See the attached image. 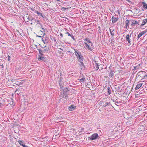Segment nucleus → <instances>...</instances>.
Masks as SVG:
<instances>
[{"label":"nucleus","mask_w":147,"mask_h":147,"mask_svg":"<svg viewBox=\"0 0 147 147\" xmlns=\"http://www.w3.org/2000/svg\"><path fill=\"white\" fill-rule=\"evenodd\" d=\"M131 34L129 35L127 34L126 35L125 37L126 40L127 41L129 45H131V42L133 40H134V37L131 36Z\"/></svg>","instance_id":"1"},{"label":"nucleus","mask_w":147,"mask_h":147,"mask_svg":"<svg viewBox=\"0 0 147 147\" xmlns=\"http://www.w3.org/2000/svg\"><path fill=\"white\" fill-rule=\"evenodd\" d=\"M84 43L86 45V48L90 51H92L94 49L93 44L92 42L88 44L87 42H84Z\"/></svg>","instance_id":"2"},{"label":"nucleus","mask_w":147,"mask_h":147,"mask_svg":"<svg viewBox=\"0 0 147 147\" xmlns=\"http://www.w3.org/2000/svg\"><path fill=\"white\" fill-rule=\"evenodd\" d=\"M100 137L99 136L98 134L96 133L93 134L89 138V139H90L91 141L99 139Z\"/></svg>","instance_id":"3"},{"label":"nucleus","mask_w":147,"mask_h":147,"mask_svg":"<svg viewBox=\"0 0 147 147\" xmlns=\"http://www.w3.org/2000/svg\"><path fill=\"white\" fill-rule=\"evenodd\" d=\"M49 49V48H46V49H45L43 50H41L40 49H38V50L39 52V54L41 56H43L44 55L43 53H45V52H47Z\"/></svg>","instance_id":"4"},{"label":"nucleus","mask_w":147,"mask_h":147,"mask_svg":"<svg viewBox=\"0 0 147 147\" xmlns=\"http://www.w3.org/2000/svg\"><path fill=\"white\" fill-rule=\"evenodd\" d=\"M146 72L145 71H141L138 73L137 76H140L141 78L143 77H145V75H146Z\"/></svg>","instance_id":"5"},{"label":"nucleus","mask_w":147,"mask_h":147,"mask_svg":"<svg viewBox=\"0 0 147 147\" xmlns=\"http://www.w3.org/2000/svg\"><path fill=\"white\" fill-rule=\"evenodd\" d=\"M130 22L131 25L132 26H134L138 24V22L134 20H130Z\"/></svg>","instance_id":"6"},{"label":"nucleus","mask_w":147,"mask_h":147,"mask_svg":"<svg viewBox=\"0 0 147 147\" xmlns=\"http://www.w3.org/2000/svg\"><path fill=\"white\" fill-rule=\"evenodd\" d=\"M41 56L39 54V57L38 58V59L39 61H46V58L45 57L42 56Z\"/></svg>","instance_id":"7"},{"label":"nucleus","mask_w":147,"mask_h":147,"mask_svg":"<svg viewBox=\"0 0 147 147\" xmlns=\"http://www.w3.org/2000/svg\"><path fill=\"white\" fill-rule=\"evenodd\" d=\"M76 108V106H74V105H71L69 106L68 108V110L69 111H72L74 110Z\"/></svg>","instance_id":"8"},{"label":"nucleus","mask_w":147,"mask_h":147,"mask_svg":"<svg viewBox=\"0 0 147 147\" xmlns=\"http://www.w3.org/2000/svg\"><path fill=\"white\" fill-rule=\"evenodd\" d=\"M113 23H116L118 20V17L116 18L113 16L111 19Z\"/></svg>","instance_id":"9"},{"label":"nucleus","mask_w":147,"mask_h":147,"mask_svg":"<svg viewBox=\"0 0 147 147\" xmlns=\"http://www.w3.org/2000/svg\"><path fill=\"white\" fill-rule=\"evenodd\" d=\"M64 84V83L63 81H59V85L61 89H63V86Z\"/></svg>","instance_id":"10"},{"label":"nucleus","mask_w":147,"mask_h":147,"mask_svg":"<svg viewBox=\"0 0 147 147\" xmlns=\"http://www.w3.org/2000/svg\"><path fill=\"white\" fill-rule=\"evenodd\" d=\"M23 80H21L20 81H15V84L18 86H20V85H21L23 84Z\"/></svg>","instance_id":"11"},{"label":"nucleus","mask_w":147,"mask_h":147,"mask_svg":"<svg viewBox=\"0 0 147 147\" xmlns=\"http://www.w3.org/2000/svg\"><path fill=\"white\" fill-rule=\"evenodd\" d=\"M35 27L37 29H39L42 28V26L41 23L38 24V23L37 24H36V25Z\"/></svg>","instance_id":"12"},{"label":"nucleus","mask_w":147,"mask_h":147,"mask_svg":"<svg viewBox=\"0 0 147 147\" xmlns=\"http://www.w3.org/2000/svg\"><path fill=\"white\" fill-rule=\"evenodd\" d=\"M26 17L28 20V21H27V22H28V21H31L32 22L33 19V17L30 15L26 16Z\"/></svg>","instance_id":"13"},{"label":"nucleus","mask_w":147,"mask_h":147,"mask_svg":"<svg viewBox=\"0 0 147 147\" xmlns=\"http://www.w3.org/2000/svg\"><path fill=\"white\" fill-rule=\"evenodd\" d=\"M75 55L77 58L82 55L81 52L77 51H75Z\"/></svg>","instance_id":"14"},{"label":"nucleus","mask_w":147,"mask_h":147,"mask_svg":"<svg viewBox=\"0 0 147 147\" xmlns=\"http://www.w3.org/2000/svg\"><path fill=\"white\" fill-rule=\"evenodd\" d=\"M79 80L82 82H84L85 81V77L83 76V75L81 76H80L79 77Z\"/></svg>","instance_id":"15"},{"label":"nucleus","mask_w":147,"mask_h":147,"mask_svg":"<svg viewBox=\"0 0 147 147\" xmlns=\"http://www.w3.org/2000/svg\"><path fill=\"white\" fill-rule=\"evenodd\" d=\"M145 33V32L142 31L138 35V36L137 37V40H138V39L143 35H144Z\"/></svg>","instance_id":"16"},{"label":"nucleus","mask_w":147,"mask_h":147,"mask_svg":"<svg viewBox=\"0 0 147 147\" xmlns=\"http://www.w3.org/2000/svg\"><path fill=\"white\" fill-rule=\"evenodd\" d=\"M140 64H139L138 65H137L136 66L134 67L133 68V70H135L136 69H140Z\"/></svg>","instance_id":"17"},{"label":"nucleus","mask_w":147,"mask_h":147,"mask_svg":"<svg viewBox=\"0 0 147 147\" xmlns=\"http://www.w3.org/2000/svg\"><path fill=\"white\" fill-rule=\"evenodd\" d=\"M142 84L143 83H139L137 84L135 88V89L136 90L140 88L142 85Z\"/></svg>","instance_id":"18"},{"label":"nucleus","mask_w":147,"mask_h":147,"mask_svg":"<svg viewBox=\"0 0 147 147\" xmlns=\"http://www.w3.org/2000/svg\"><path fill=\"white\" fill-rule=\"evenodd\" d=\"M35 12L37 14H38V16L40 17H40H41L42 18H44V17L42 14V13H41L39 12L38 11H35Z\"/></svg>","instance_id":"19"},{"label":"nucleus","mask_w":147,"mask_h":147,"mask_svg":"<svg viewBox=\"0 0 147 147\" xmlns=\"http://www.w3.org/2000/svg\"><path fill=\"white\" fill-rule=\"evenodd\" d=\"M130 20H127L125 21V27L126 28H127V27H129V23L130 22Z\"/></svg>","instance_id":"20"},{"label":"nucleus","mask_w":147,"mask_h":147,"mask_svg":"<svg viewBox=\"0 0 147 147\" xmlns=\"http://www.w3.org/2000/svg\"><path fill=\"white\" fill-rule=\"evenodd\" d=\"M63 98L66 100L68 98V94L67 93H63Z\"/></svg>","instance_id":"21"},{"label":"nucleus","mask_w":147,"mask_h":147,"mask_svg":"<svg viewBox=\"0 0 147 147\" xmlns=\"http://www.w3.org/2000/svg\"><path fill=\"white\" fill-rule=\"evenodd\" d=\"M142 4L143 5V7L147 9V4L144 2H142Z\"/></svg>","instance_id":"22"},{"label":"nucleus","mask_w":147,"mask_h":147,"mask_svg":"<svg viewBox=\"0 0 147 147\" xmlns=\"http://www.w3.org/2000/svg\"><path fill=\"white\" fill-rule=\"evenodd\" d=\"M80 65L81 67V68L82 69L84 70L85 69V67L83 63H80Z\"/></svg>","instance_id":"23"},{"label":"nucleus","mask_w":147,"mask_h":147,"mask_svg":"<svg viewBox=\"0 0 147 147\" xmlns=\"http://www.w3.org/2000/svg\"><path fill=\"white\" fill-rule=\"evenodd\" d=\"M84 41H85V42H87L88 44H90V43L92 42L90 41L89 38H85L84 39Z\"/></svg>","instance_id":"24"},{"label":"nucleus","mask_w":147,"mask_h":147,"mask_svg":"<svg viewBox=\"0 0 147 147\" xmlns=\"http://www.w3.org/2000/svg\"><path fill=\"white\" fill-rule=\"evenodd\" d=\"M69 90L67 88H65L63 89V93H67Z\"/></svg>","instance_id":"25"},{"label":"nucleus","mask_w":147,"mask_h":147,"mask_svg":"<svg viewBox=\"0 0 147 147\" xmlns=\"http://www.w3.org/2000/svg\"><path fill=\"white\" fill-rule=\"evenodd\" d=\"M147 22V19H144L143 21L142 22L141 24L142 26H143L145 25Z\"/></svg>","instance_id":"26"},{"label":"nucleus","mask_w":147,"mask_h":147,"mask_svg":"<svg viewBox=\"0 0 147 147\" xmlns=\"http://www.w3.org/2000/svg\"><path fill=\"white\" fill-rule=\"evenodd\" d=\"M114 76V73L112 71H111L110 73L109 74V78L110 77L111 78L113 76Z\"/></svg>","instance_id":"27"},{"label":"nucleus","mask_w":147,"mask_h":147,"mask_svg":"<svg viewBox=\"0 0 147 147\" xmlns=\"http://www.w3.org/2000/svg\"><path fill=\"white\" fill-rule=\"evenodd\" d=\"M111 93V88L108 87H107V94L108 95H110Z\"/></svg>","instance_id":"28"},{"label":"nucleus","mask_w":147,"mask_h":147,"mask_svg":"<svg viewBox=\"0 0 147 147\" xmlns=\"http://www.w3.org/2000/svg\"><path fill=\"white\" fill-rule=\"evenodd\" d=\"M109 104H110V103L108 102H104L103 104V105H102V107H105L109 105Z\"/></svg>","instance_id":"29"},{"label":"nucleus","mask_w":147,"mask_h":147,"mask_svg":"<svg viewBox=\"0 0 147 147\" xmlns=\"http://www.w3.org/2000/svg\"><path fill=\"white\" fill-rule=\"evenodd\" d=\"M19 143L20 144L21 146H22L23 147H24V146H26L25 144H22V141L21 140H19L18 141Z\"/></svg>","instance_id":"30"},{"label":"nucleus","mask_w":147,"mask_h":147,"mask_svg":"<svg viewBox=\"0 0 147 147\" xmlns=\"http://www.w3.org/2000/svg\"><path fill=\"white\" fill-rule=\"evenodd\" d=\"M77 59H78L79 60H80V59H84V58L83 56L82 55L81 56H80L79 57H78L77 58Z\"/></svg>","instance_id":"31"},{"label":"nucleus","mask_w":147,"mask_h":147,"mask_svg":"<svg viewBox=\"0 0 147 147\" xmlns=\"http://www.w3.org/2000/svg\"><path fill=\"white\" fill-rule=\"evenodd\" d=\"M129 3L130 5H132L134 4V3L131 1L129 0H126Z\"/></svg>","instance_id":"32"},{"label":"nucleus","mask_w":147,"mask_h":147,"mask_svg":"<svg viewBox=\"0 0 147 147\" xmlns=\"http://www.w3.org/2000/svg\"><path fill=\"white\" fill-rule=\"evenodd\" d=\"M114 30V29H113L112 31V32H111V34L112 36H114V33L113 32V31Z\"/></svg>","instance_id":"33"},{"label":"nucleus","mask_w":147,"mask_h":147,"mask_svg":"<svg viewBox=\"0 0 147 147\" xmlns=\"http://www.w3.org/2000/svg\"><path fill=\"white\" fill-rule=\"evenodd\" d=\"M63 94H61L60 95L59 98H60V99H61L63 98Z\"/></svg>","instance_id":"34"},{"label":"nucleus","mask_w":147,"mask_h":147,"mask_svg":"<svg viewBox=\"0 0 147 147\" xmlns=\"http://www.w3.org/2000/svg\"><path fill=\"white\" fill-rule=\"evenodd\" d=\"M41 28L42 29L41 30H40V31L43 33L44 32H45V30L44 28L42 27V28Z\"/></svg>","instance_id":"35"},{"label":"nucleus","mask_w":147,"mask_h":147,"mask_svg":"<svg viewBox=\"0 0 147 147\" xmlns=\"http://www.w3.org/2000/svg\"><path fill=\"white\" fill-rule=\"evenodd\" d=\"M7 56L8 60L9 61H10L11 58L8 55H7Z\"/></svg>","instance_id":"36"},{"label":"nucleus","mask_w":147,"mask_h":147,"mask_svg":"<svg viewBox=\"0 0 147 147\" xmlns=\"http://www.w3.org/2000/svg\"><path fill=\"white\" fill-rule=\"evenodd\" d=\"M83 59H80V60H79L78 61L79 62H80V63H83Z\"/></svg>","instance_id":"37"},{"label":"nucleus","mask_w":147,"mask_h":147,"mask_svg":"<svg viewBox=\"0 0 147 147\" xmlns=\"http://www.w3.org/2000/svg\"><path fill=\"white\" fill-rule=\"evenodd\" d=\"M99 69V66H96L95 69V71H96L98 70Z\"/></svg>","instance_id":"38"},{"label":"nucleus","mask_w":147,"mask_h":147,"mask_svg":"<svg viewBox=\"0 0 147 147\" xmlns=\"http://www.w3.org/2000/svg\"><path fill=\"white\" fill-rule=\"evenodd\" d=\"M70 36L74 40H75V39L73 36L71 35Z\"/></svg>","instance_id":"39"},{"label":"nucleus","mask_w":147,"mask_h":147,"mask_svg":"<svg viewBox=\"0 0 147 147\" xmlns=\"http://www.w3.org/2000/svg\"><path fill=\"white\" fill-rule=\"evenodd\" d=\"M94 62H95V64L96 66H99V65L98 64L96 63V62L95 61Z\"/></svg>","instance_id":"40"},{"label":"nucleus","mask_w":147,"mask_h":147,"mask_svg":"<svg viewBox=\"0 0 147 147\" xmlns=\"http://www.w3.org/2000/svg\"><path fill=\"white\" fill-rule=\"evenodd\" d=\"M66 34H67L68 36H71V35L68 32H67L66 33Z\"/></svg>","instance_id":"41"},{"label":"nucleus","mask_w":147,"mask_h":147,"mask_svg":"<svg viewBox=\"0 0 147 147\" xmlns=\"http://www.w3.org/2000/svg\"><path fill=\"white\" fill-rule=\"evenodd\" d=\"M42 40L43 42V43H44V44H45L46 43V42H45V41H46V39L44 40V39H43V38H42Z\"/></svg>","instance_id":"42"},{"label":"nucleus","mask_w":147,"mask_h":147,"mask_svg":"<svg viewBox=\"0 0 147 147\" xmlns=\"http://www.w3.org/2000/svg\"><path fill=\"white\" fill-rule=\"evenodd\" d=\"M63 79V77H60L59 78V81H62Z\"/></svg>","instance_id":"43"},{"label":"nucleus","mask_w":147,"mask_h":147,"mask_svg":"<svg viewBox=\"0 0 147 147\" xmlns=\"http://www.w3.org/2000/svg\"><path fill=\"white\" fill-rule=\"evenodd\" d=\"M36 23L37 24V23H38V24L39 23H41L40 22V21L39 20H37V21H36Z\"/></svg>","instance_id":"44"},{"label":"nucleus","mask_w":147,"mask_h":147,"mask_svg":"<svg viewBox=\"0 0 147 147\" xmlns=\"http://www.w3.org/2000/svg\"><path fill=\"white\" fill-rule=\"evenodd\" d=\"M60 77H63V75L62 74L60 73Z\"/></svg>","instance_id":"45"},{"label":"nucleus","mask_w":147,"mask_h":147,"mask_svg":"<svg viewBox=\"0 0 147 147\" xmlns=\"http://www.w3.org/2000/svg\"><path fill=\"white\" fill-rule=\"evenodd\" d=\"M117 12L118 13V14H119V15H120V11L119 10H117Z\"/></svg>","instance_id":"46"},{"label":"nucleus","mask_w":147,"mask_h":147,"mask_svg":"<svg viewBox=\"0 0 147 147\" xmlns=\"http://www.w3.org/2000/svg\"><path fill=\"white\" fill-rule=\"evenodd\" d=\"M60 36H61V37H63V34L62 33H60Z\"/></svg>","instance_id":"47"},{"label":"nucleus","mask_w":147,"mask_h":147,"mask_svg":"<svg viewBox=\"0 0 147 147\" xmlns=\"http://www.w3.org/2000/svg\"><path fill=\"white\" fill-rule=\"evenodd\" d=\"M33 20L35 22H36V21H37V20H36V19H34V18H33Z\"/></svg>","instance_id":"48"},{"label":"nucleus","mask_w":147,"mask_h":147,"mask_svg":"<svg viewBox=\"0 0 147 147\" xmlns=\"http://www.w3.org/2000/svg\"><path fill=\"white\" fill-rule=\"evenodd\" d=\"M98 28L99 29V30H100V31L101 30V28L100 27V26H99L98 27Z\"/></svg>","instance_id":"49"},{"label":"nucleus","mask_w":147,"mask_h":147,"mask_svg":"<svg viewBox=\"0 0 147 147\" xmlns=\"http://www.w3.org/2000/svg\"><path fill=\"white\" fill-rule=\"evenodd\" d=\"M143 32H145V33L147 32V29H146V30H145V31H143Z\"/></svg>","instance_id":"50"},{"label":"nucleus","mask_w":147,"mask_h":147,"mask_svg":"<svg viewBox=\"0 0 147 147\" xmlns=\"http://www.w3.org/2000/svg\"><path fill=\"white\" fill-rule=\"evenodd\" d=\"M115 102L117 104L119 103V102H117V101L116 100L115 101Z\"/></svg>","instance_id":"51"},{"label":"nucleus","mask_w":147,"mask_h":147,"mask_svg":"<svg viewBox=\"0 0 147 147\" xmlns=\"http://www.w3.org/2000/svg\"><path fill=\"white\" fill-rule=\"evenodd\" d=\"M98 32L99 33H101V30L100 31V30H98Z\"/></svg>","instance_id":"52"},{"label":"nucleus","mask_w":147,"mask_h":147,"mask_svg":"<svg viewBox=\"0 0 147 147\" xmlns=\"http://www.w3.org/2000/svg\"><path fill=\"white\" fill-rule=\"evenodd\" d=\"M37 37H40V38L41 37V36H38V35H37Z\"/></svg>","instance_id":"53"},{"label":"nucleus","mask_w":147,"mask_h":147,"mask_svg":"<svg viewBox=\"0 0 147 147\" xmlns=\"http://www.w3.org/2000/svg\"><path fill=\"white\" fill-rule=\"evenodd\" d=\"M109 31L110 32V33H111V32H112V31L110 29V28H109Z\"/></svg>","instance_id":"54"},{"label":"nucleus","mask_w":147,"mask_h":147,"mask_svg":"<svg viewBox=\"0 0 147 147\" xmlns=\"http://www.w3.org/2000/svg\"><path fill=\"white\" fill-rule=\"evenodd\" d=\"M56 0L58 1H60L59 0Z\"/></svg>","instance_id":"55"},{"label":"nucleus","mask_w":147,"mask_h":147,"mask_svg":"<svg viewBox=\"0 0 147 147\" xmlns=\"http://www.w3.org/2000/svg\"><path fill=\"white\" fill-rule=\"evenodd\" d=\"M46 47V46H44V47H43V48H45Z\"/></svg>","instance_id":"56"},{"label":"nucleus","mask_w":147,"mask_h":147,"mask_svg":"<svg viewBox=\"0 0 147 147\" xmlns=\"http://www.w3.org/2000/svg\"><path fill=\"white\" fill-rule=\"evenodd\" d=\"M32 24V23H31V24Z\"/></svg>","instance_id":"57"},{"label":"nucleus","mask_w":147,"mask_h":147,"mask_svg":"<svg viewBox=\"0 0 147 147\" xmlns=\"http://www.w3.org/2000/svg\"><path fill=\"white\" fill-rule=\"evenodd\" d=\"M1 66H2V67H3V65H1Z\"/></svg>","instance_id":"58"}]
</instances>
